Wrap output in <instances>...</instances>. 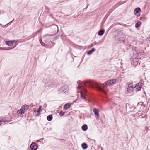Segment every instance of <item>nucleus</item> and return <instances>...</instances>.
Instances as JSON below:
<instances>
[{"label": "nucleus", "mask_w": 150, "mask_h": 150, "mask_svg": "<svg viewBox=\"0 0 150 150\" xmlns=\"http://www.w3.org/2000/svg\"><path fill=\"white\" fill-rule=\"evenodd\" d=\"M77 83L79 85V86L77 87V88L82 89L84 90V95L82 92L81 93V97L83 99H86L84 95L87 94V90L85 88V87L95 88L99 91L105 94L106 93L105 91L102 88L101 85L92 80H87L84 81H78Z\"/></svg>", "instance_id": "obj_1"}, {"label": "nucleus", "mask_w": 150, "mask_h": 150, "mask_svg": "<svg viewBox=\"0 0 150 150\" xmlns=\"http://www.w3.org/2000/svg\"><path fill=\"white\" fill-rule=\"evenodd\" d=\"M116 80L115 79H112L106 81L103 84V88H106L107 86H110L115 83Z\"/></svg>", "instance_id": "obj_2"}, {"label": "nucleus", "mask_w": 150, "mask_h": 150, "mask_svg": "<svg viewBox=\"0 0 150 150\" xmlns=\"http://www.w3.org/2000/svg\"><path fill=\"white\" fill-rule=\"evenodd\" d=\"M29 107L26 105H25L22 106L21 109L17 111V113L19 114H23L28 110Z\"/></svg>", "instance_id": "obj_3"}, {"label": "nucleus", "mask_w": 150, "mask_h": 150, "mask_svg": "<svg viewBox=\"0 0 150 150\" xmlns=\"http://www.w3.org/2000/svg\"><path fill=\"white\" fill-rule=\"evenodd\" d=\"M68 90V86L67 85H64L60 88L59 91L60 93H67Z\"/></svg>", "instance_id": "obj_4"}, {"label": "nucleus", "mask_w": 150, "mask_h": 150, "mask_svg": "<svg viewBox=\"0 0 150 150\" xmlns=\"http://www.w3.org/2000/svg\"><path fill=\"white\" fill-rule=\"evenodd\" d=\"M51 32L52 33L56 34L58 31V27L56 25H53L50 26Z\"/></svg>", "instance_id": "obj_5"}, {"label": "nucleus", "mask_w": 150, "mask_h": 150, "mask_svg": "<svg viewBox=\"0 0 150 150\" xmlns=\"http://www.w3.org/2000/svg\"><path fill=\"white\" fill-rule=\"evenodd\" d=\"M52 35L50 34H46L43 37V39L44 40V41L45 43H48V42H49L50 40V38L52 36Z\"/></svg>", "instance_id": "obj_6"}, {"label": "nucleus", "mask_w": 150, "mask_h": 150, "mask_svg": "<svg viewBox=\"0 0 150 150\" xmlns=\"http://www.w3.org/2000/svg\"><path fill=\"white\" fill-rule=\"evenodd\" d=\"M142 86V83L141 82H139L136 85L134 88H135L136 91H138L141 90Z\"/></svg>", "instance_id": "obj_7"}, {"label": "nucleus", "mask_w": 150, "mask_h": 150, "mask_svg": "<svg viewBox=\"0 0 150 150\" xmlns=\"http://www.w3.org/2000/svg\"><path fill=\"white\" fill-rule=\"evenodd\" d=\"M30 147L32 150H37L38 149V145L35 143H32L30 146Z\"/></svg>", "instance_id": "obj_8"}, {"label": "nucleus", "mask_w": 150, "mask_h": 150, "mask_svg": "<svg viewBox=\"0 0 150 150\" xmlns=\"http://www.w3.org/2000/svg\"><path fill=\"white\" fill-rule=\"evenodd\" d=\"M141 10L140 8L138 7L136 8L134 11V14L137 17H139L140 16V14L139 13L141 11Z\"/></svg>", "instance_id": "obj_9"}, {"label": "nucleus", "mask_w": 150, "mask_h": 150, "mask_svg": "<svg viewBox=\"0 0 150 150\" xmlns=\"http://www.w3.org/2000/svg\"><path fill=\"white\" fill-rule=\"evenodd\" d=\"M42 106H40L39 107V108L36 111V110H34V112H37L38 114H37L35 115L36 116H39L40 114V112L42 111Z\"/></svg>", "instance_id": "obj_10"}, {"label": "nucleus", "mask_w": 150, "mask_h": 150, "mask_svg": "<svg viewBox=\"0 0 150 150\" xmlns=\"http://www.w3.org/2000/svg\"><path fill=\"white\" fill-rule=\"evenodd\" d=\"M93 111L95 115L97 117H99V114L98 112V110L94 108L93 109Z\"/></svg>", "instance_id": "obj_11"}, {"label": "nucleus", "mask_w": 150, "mask_h": 150, "mask_svg": "<svg viewBox=\"0 0 150 150\" xmlns=\"http://www.w3.org/2000/svg\"><path fill=\"white\" fill-rule=\"evenodd\" d=\"M105 30L103 29L100 30L98 31V34L99 36H102L104 33Z\"/></svg>", "instance_id": "obj_12"}, {"label": "nucleus", "mask_w": 150, "mask_h": 150, "mask_svg": "<svg viewBox=\"0 0 150 150\" xmlns=\"http://www.w3.org/2000/svg\"><path fill=\"white\" fill-rule=\"evenodd\" d=\"M54 82H49L46 84V86H48L49 87H53L54 85Z\"/></svg>", "instance_id": "obj_13"}, {"label": "nucleus", "mask_w": 150, "mask_h": 150, "mask_svg": "<svg viewBox=\"0 0 150 150\" xmlns=\"http://www.w3.org/2000/svg\"><path fill=\"white\" fill-rule=\"evenodd\" d=\"M81 128L83 131H86L88 129V126L87 125L85 124L82 126Z\"/></svg>", "instance_id": "obj_14"}, {"label": "nucleus", "mask_w": 150, "mask_h": 150, "mask_svg": "<svg viewBox=\"0 0 150 150\" xmlns=\"http://www.w3.org/2000/svg\"><path fill=\"white\" fill-rule=\"evenodd\" d=\"M71 106V105L69 103H67L64 105V108L65 110H67Z\"/></svg>", "instance_id": "obj_15"}, {"label": "nucleus", "mask_w": 150, "mask_h": 150, "mask_svg": "<svg viewBox=\"0 0 150 150\" xmlns=\"http://www.w3.org/2000/svg\"><path fill=\"white\" fill-rule=\"evenodd\" d=\"M95 50V49L94 48H93L91 50H89L87 52V54L88 55H90L93 52H94Z\"/></svg>", "instance_id": "obj_16"}, {"label": "nucleus", "mask_w": 150, "mask_h": 150, "mask_svg": "<svg viewBox=\"0 0 150 150\" xmlns=\"http://www.w3.org/2000/svg\"><path fill=\"white\" fill-rule=\"evenodd\" d=\"M52 115L51 114H50L49 115L47 116V120L49 121H51L52 120Z\"/></svg>", "instance_id": "obj_17"}, {"label": "nucleus", "mask_w": 150, "mask_h": 150, "mask_svg": "<svg viewBox=\"0 0 150 150\" xmlns=\"http://www.w3.org/2000/svg\"><path fill=\"white\" fill-rule=\"evenodd\" d=\"M82 148L84 149H86L88 147V145L86 143H83L81 144Z\"/></svg>", "instance_id": "obj_18"}, {"label": "nucleus", "mask_w": 150, "mask_h": 150, "mask_svg": "<svg viewBox=\"0 0 150 150\" xmlns=\"http://www.w3.org/2000/svg\"><path fill=\"white\" fill-rule=\"evenodd\" d=\"M141 24V23L140 21H138L135 24V26L136 28L139 27Z\"/></svg>", "instance_id": "obj_19"}, {"label": "nucleus", "mask_w": 150, "mask_h": 150, "mask_svg": "<svg viewBox=\"0 0 150 150\" xmlns=\"http://www.w3.org/2000/svg\"><path fill=\"white\" fill-rule=\"evenodd\" d=\"M94 43L95 45H101L102 43V42L101 41H99L98 42H94Z\"/></svg>", "instance_id": "obj_20"}, {"label": "nucleus", "mask_w": 150, "mask_h": 150, "mask_svg": "<svg viewBox=\"0 0 150 150\" xmlns=\"http://www.w3.org/2000/svg\"><path fill=\"white\" fill-rule=\"evenodd\" d=\"M5 42L6 44L8 46H12V44H11L10 41H6Z\"/></svg>", "instance_id": "obj_21"}, {"label": "nucleus", "mask_w": 150, "mask_h": 150, "mask_svg": "<svg viewBox=\"0 0 150 150\" xmlns=\"http://www.w3.org/2000/svg\"><path fill=\"white\" fill-rule=\"evenodd\" d=\"M140 20L142 21H145L146 20V17H140Z\"/></svg>", "instance_id": "obj_22"}, {"label": "nucleus", "mask_w": 150, "mask_h": 150, "mask_svg": "<svg viewBox=\"0 0 150 150\" xmlns=\"http://www.w3.org/2000/svg\"><path fill=\"white\" fill-rule=\"evenodd\" d=\"M128 87L131 88V89H133V86L131 83L129 85Z\"/></svg>", "instance_id": "obj_23"}, {"label": "nucleus", "mask_w": 150, "mask_h": 150, "mask_svg": "<svg viewBox=\"0 0 150 150\" xmlns=\"http://www.w3.org/2000/svg\"><path fill=\"white\" fill-rule=\"evenodd\" d=\"M127 91L128 92H130L132 91V90H133V89H131V88H130L129 87H128V88H127Z\"/></svg>", "instance_id": "obj_24"}, {"label": "nucleus", "mask_w": 150, "mask_h": 150, "mask_svg": "<svg viewBox=\"0 0 150 150\" xmlns=\"http://www.w3.org/2000/svg\"><path fill=\"white\" fill-rule=\"evenodd\" d=\"M64 112L62 111H61L60 112V115L61 116H63L64 114Z\"/></svg>", "instance_id": "obj_25"}, {"label": "nucleus", "mask_w": 150, "mask_h": 150, "mask_svg": "<svg viewBox=\"0 0 150 150\" xmlns=\"http://www.w3.org/2000/svg\"><path fill=\"white\" fill-rule=\"evenodd\" d=\"M0 50H7L8 49H6L4 47H0Z\"/></svg>", "instance_id": "obj_26"}, {"label": "nucleus", "mask_w": 150, "mask_h": 150, "mask_svg": "<svg viewBox=\"0 0 150 150\" xmlns=\"http://www.w3.org/2000/svg\"><path fill=\"white\" fill-rule=\"evenodd\" d=\"M119 41H121L122 42H123V43H124L125 40L124 39H119L118 40Z\"/></svg>", "instance_id": "obj_27"}, {"label": "nucleus", "mask_w": 150, "mask_h": 150, "mask_svg": "<svg viewBox=\"0 0 150 150\" xmlns=\"http://www.w3.org/2000/svg\"><path fill=\"white\" fill-rule=\"evenodd\" d=\"M4 13V11L2 10H0V14H2V13Z\"/></svg>", "instance_id": "obj_28"}, {"label": "nucleus", "mask_w": 150, "mask_h": 150, "mask_svg": "<svg viewBox=\"0 0 150 150\" xmlns=\"http://www.w3.org/2000/svg\"><path fill=\"white\" fill-rule=\"evenodd\" d=\"M11 41V44H12V45H13V44L14 43V42L15 41Z\"/></svg>", "instance_id": "obj_29"}, {"label": "nucleus", "mask_w": 150, "mask_h": 150, "mask_svg": "<svg viewBox=\"0 0 150 150\" xmlns=\"http://www.w3.org/2000/svg\"><path fill=\"white\" fill-rule=\"evenodd\" d=\"M93 46H94V45H93V44H91V45L90 47H93Z\"/></svg>", "instance_id": "obj_30"}, {"label": "nucleus", "mask_w": 150, "mask_h": 150, "mask_svg": "<svg viewBox=\"0 0 150 150\" xmlns=\"http://www.w3.org/2000/svg\"><path fill=\"white\" fill-rule=\"evenodd\" d=\"M3 120L0 119V123L3 122Z\"/></svg>", "instance_id": "obj_31"}, {"label": "nucleus", "mask_w": 150, "mask_h": 150, "mask_svg": "<svg viewBox=\"0 0 150 150\" xmlns=\"http://www.w3.org/2000/svg\"><path fill=\"white\" fill-rule=\"evenodd\" d=\"M40 43H41V44L42 45V46H44V45H43L42 44V43H43V42H42V41H41H41H40Z\"/></svg>", "instance_id": "obj_32"}, {"label": "nucleus", "mask_w": 150, "mask_h": 150, "mask_svg": "<svg viewBox=\"0 0 150 150\" xmlns=\"http://www.w3.org/2000/svg\"><path fill=\"white\" fill-rule=\"evenodd\" d=\"M139 56V54L138 53H137V54H136V57H138V56Z\"/></svg>", "instance_id": "obj_33"}, {"label": "nucleus", "mask_w": 150, "mask_h": 150, "mask_svg": "<svg viewBox=\"0 0 150 150\" xmlns=\"http://www.w3.org/2000/svg\"><path fill=\"white\" fill-rule=\"evenodd\" d=\"M50 16H51V17H52V14H50Z\"/></svg>", "instance_id": "obj_34"}, {"label": "nucleus", "mask_w": 150, "mask_h": 150, "mask_svg": "<svg viewBox=\"0 0 150 150\" xmlns=\"http://www.w3.org/2000/svg\"><path fill=\"white\" fill-rule=\"evenodd\" d=\"M40 140H43L44 139L43 138H42L41 139H40Z\"/></svg>", "instance_id": "obj_35"}, {"label": "nucleus", "mask_w": 150, "mask_h": 150, "mask_svg": "<svg viewBox=\"0 0 150 150\" xmlns=\"http://www.w3.org/2000/svg\"><path fill=\"white\" fill-rule=\"evenodd\" d=\"M149 41L150 42V37H149Z\"/></svg>", "instance_id": "obj_36"}, {"label": "nucleus", "mask_w": 150, "mask_h": 150, "mask_svg": "<svg viewBox=\"0 0 150 150\" xmlns=\"http://www.w3.org/2000/svg\"><path fill=\"white\" fill-rule=\"evenodd\" d=\"M38 142H40V140H38Z\"/></svg>", "instance_id": "obj_37"}, {"label": "nucleus", "mask_w": 150, "mask_h": 150, "mask_svg": "<svg viewBox=\"0 0 150 150\" xmlns=\"http://www.w3.org/2000/svg\"><path fill=\"white\" fill-rule=\"evenodd\" d=\"M0 25H1V26H2V25H3L2 24H0Z\"/></svg>", "instance_id": "obj_38"}, {"label": "nucleus", "mask_w": 150, "mask_h": 150, "mask_svg": "<svg viewBox=\"0 0 150 150\" xmlns=\"http://www.w3.org/2000/svg\"><path fill=\"white\" fill-rule=\"evenodd\" d=\"M87 7H88V6H87V7H86V8H87Z\"/></svg>", "instance_id": "obj_39"}, {"label": "nucleus", "mask_w": 150, "mask_h": 150, "mask_svg": "<svg viewBox=\"0 0 150 150\" xmlns=\"http://www.w3.org/2000/svg\"><path fill=\"white\" fill-rule=\"evenodd\" d=\"M50 42L52 43V42H51V41H50Z\"/></svg>", "instance_id": "obj_40"}]
</instances>
